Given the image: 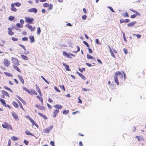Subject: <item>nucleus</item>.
I'll list each match as a JSON object with an SVG mask.
<instances>
[{"label":"nucleus","instance_id":"nucleus-1","mask_svg":"<svg viewBox=\"0 0 146 146\" xmlns=\"http://www.w3.org/2000/svg\"><path fill=\"white\" fill-rule=\"evenodd\" d=\"M121 76L119 77L121 79H122L123 78V75L124 76V80L125 81L126 78V76L125 74L123 71L120 72L118 71L115 73V75L114 76V81L117 85H119V82L118 80V76Z\"/></svg>","mask_w":146,"mask_h":146},{"label":"nucleus","instance_id":"nucleus-2","mask_svg":"<svg viewBox=\"0 0 146 146\" xmlns=\"http://www.w3.org/2000/svg\"><path fill=\"white\" fill-rule=\"evenodd\" d=\"M12 62L14 65L13 66V67L17 71L20 73L21 71L20 69L17 67L19 65V61L18 59L14 58L12 57L11 59Z\"/></svg>","mask_w":146,"mask_h":146},{"label":"nucleus","instance_id":"nucleus-3","mask_svg":"<svg viewBox=\"0 0 146 146\" xmlns=\"http://www.w3.org/2000/svg\"><path fill=\"white\" fill-rule=\"evenodd\" d=\"M53 107L56 108L54 110L53 112L52 116L54 117H55L57 115L58 113H59V109H61L62 106L60 105L56 104L53 106Z\"/></svg>","mask_w":146,"mask_h":146},{"label":"nucleus","instance_id":"nucleus-4","mask_svg":"<svg viewBox=\"0 0 146 146\" xmlns=\"http://www.w3.org/2000/svg\"><path fill=\"white\" fill-rule=\"evenodd\" d=\"M25 21L29 24H33L34 23V19L29 17H25Z\"/></svg>","mask_w":146,"mask_h":146},{"label":"nucleus","instance_id":"nucleus-5","mask_svg":"<svg viewBox=\"0 0 146 146\" xmlns=\"http://www.w3.org/2000/svg\"><path fill=\"white\" fill-rule=\"evenodd\" d=\"M2 126L3 128L7 129H10L12 130L13 129L11 126L7 122H4L3 124L2 125Z\"/></svg>","mask_w":146,"mask_h":146},{"label":"nucleus","instance_id":"nucleus-6","mask_svg":"<svg viewBox=\"0 0 146 146\" xmlns=\"http://www.w3.org/2000/svg\"><path fill=\"white\" fill-rule=\"evenodd\" d=\"M62 54L64 56L67 58H69L70 59H72V56H75L74 55V54H68L65 51H63L62 52Z\"/></svg>","mask_w":146,"mask_h":146},{"label":"nucleus","instance_id":"nucleus-7","mask_svg":"<svg viewBox=\"0 0 146 146\" xmlns=\"http://www.w3.org/2000/svg\"><path fill=\"white\" fill-rule=\"evenodd\" d=\"M53 128V125H51L50 126L47 127L46 129L43 130V132L44 133H48L51 131Z\"/></svg>","mask_w":146,"mask_h":146},{"label":"nucleus","instance_id":"nucleus-8","mask_svg":"<svg viewBox=\"0 0 146 146\" xmlns=\"http://www.w3.org/2000/svg\"><path fill=\"white\" fill-rule=\"evenodd\" d=\"M3 63L5 66L8 67L10 65L11 62L7 59L5 58L3 60Z\"/></svg>","mask_w":146,"mask_h":146},{"label":"nucleus","instance_id":"nucleus-9","mask_svg":"<svg viewBox=\"0 0 146 146\" xmlns=\"http://www.w3.org/2000/svg\"><path fill=\"white\" fill-rule=\"evenodd\" d=\"M26 27H27L28 29L31 30V31H34L35 29V27H33L32 26L29 24H26L25 25Z\"/></svg>","mask_w":146,"mask_h":146},{"label":"nucleus","instance_id":"nucleus-10","mask_svg":"<svg viewBox=\"0 0 146 146\" xmlns=\"http://www.w3.org/2000/svg\"><path fill=\"white\" fill-rule=\"evenodd\" d=\"M1 92L3 94V97H2L3 98H4L5 96H7L8 97H9V94L6 91L4 90H2L1 91Z\"/></svg>","mask_w":146,"mask_h":146},{"label":"nucleus","instance_id":"nucleus-11","mask_svg":"<svg viewBox=\"0 0 146 146\" xmlns=\"http://www.w3.org/2000/svg\"><path fill=\"white\" fill-rule=\"evenodd\" d=\"M17 76L22 84H24L25 83V82L23 77L20 75H18Z\"/></svg>","mask_w":146,"mask_h":146},{"label":"nucleus","instance_id":"nucleus-12","mask_svg":"<svg viewBox=\"0 0 146 146\" xmlns=\"http://www.w3.org/2000/svg\"><path fill=\"white\" fill-rule=\"evenodd\" d=\"M15 4H11V10L14 12H16L17 11V9L15 7Z\"/></svg>","mask_w":146,"mask_h":146},{"label":"nucleus","instance_id":"nucleus-13","mask_svg":"<svg viewBox=\"0 0 146 146\" xmlns=\"http://www.w3.org/2000/svg\"><path fill=\"white\" fill-rule=\"evenodd\" d=\"M12 28H8V34L10 35L11 36L13 35L14 34V33L12 31Z\"/></svg>","mask_w":146,"mask_h":146},{"label":"nucleus","instance_id":"nucleus-14","mask_svg":"<svg viewBox=\"0 0 146 146\" xmlns=\"http://www.w3.org/2000/svg\"><path fill=\"white\" fill-rule=\"evenodd\" d=\"M35 107L37 108L38 109L42 110H44L45 108H44L43 106H40L38 104H36L35 106Z\"/></svg>","mask_w":146,"mask_h":146},{"label":"nucleus","instance_id":"nucleus-15","mask_svg":"<svg viewBox=\"0 0 146 146\" xmlns=\"http://www.w3.org/2000/svg\"><path fill=\"white\" fill-rule=\"evenodd\" d=\"M29 94L32 95L34 94L35 95H36L37 93L35 90L31 89L30 90V93Z\"/></svg>","mask_w":146,"mask_h":146},{"label":"nucleus","instance_id":"nucleus-16","mask_svg":"<svg viewBox=\"0 0 146 146\" xmlns=\"http://www.w3.org/2000/svg\"><path fill=\"white\" fill-rule=\"evenodd\" d=\"M12 115L13 118L15 119H17L18 118V117L17 114L14 112H13L11 113Z\"/></svg>","mask_w":146,"mask_h":146},{"label":"nucleus","instance_id":"nucleus-17","mask_svg":"<svg viewBox=\"0 0 146 146\" xmlns=\"http://www.w3.org/2000/svg\"><path fill=\"white\" fill-rule=\"evenodd\" d=\"M37 10L36 8H32L30 9L29 10V11L30 12H34L35 13H36L37 12Z\"/></svg>","mask_w":146,"mask_h":146},{"label":"nucleus","instance_id":"nucleus-18","mask_svg":"<svg viewBox=\"0 0 146 146\" xmlns=\"http://www.w3.org/2000/svg\"><path fill=\"white\" fill-rule=\"evenodd\" d=\"M62 64L65 67V69L66 70L68 71H70L69 66L68 65L63 62L62 63Z\"/></svg>","mask_w":146,"mask_h":146},{"label":"nucleus","instance_id":"nucleus-19","mask_svg":"<svg viewBox=\"0 0 146 146\" xmlns=\"http://www.w3.org/2000/svg\"><path fill=\"white\" fill-rule=\"evenodd\" d=\"M136 22L135 21H133V22H130L127 25L128 27H131L133 26L136 23Z\"/></svg>","mask_w":146,"mask_h":146},{"label":"nucleus","instance_id":"nucleus-20","mask_svg":"<svg viewBox=\"0 0 146 146\" xmlns=\"http://www.w3.org/2000/svg\"><path fill=\"white\" fill-rule=\"evenodd\" d=\"M29 39L31 43L34 42L35 41L34 37L33 36H29Z\"/></svg>","mask_w":146,"mask_h":146},{"label":"nucleus","instance_id":"nucleus-21","mask_svg":"<svg viewBox=\"0 0 146 146\" xmlns=\"http://www.w3.org/2000/svg\"><path fill=\"white\" fill-rule=\"evenodd\" d=\"M21 57L24 60H27L29 59L28 57L26 56L23 54L21 55Z\"/></svg>","mask_w":146,"mask_h":146},{"label":"nucleus","instance_id":"nucleus-22","mask_svg":"<svg viewBox=\"0 0 146 146\" xmlns=\"http://www.w3.org/2000/svg\"><path fill=\"white\" fill-rule=\"evenodd\" d=\"M38 114L40 116L42 117V118L44 119H47V117L44 115L42 113H40V112H38Z\"/></svg>","mask_w":146,"mask_h":146},{"label":"nucleus","instance_id":"nucleus-23","mask_svg":"<svg viewBox=\"0 0 146 146\" xmlns=\"http://www.w3.org/2000/svg\"><path fill=\"white\" fill-rule=\"evenodd\" d=\"M36 97L41 102V104L42 105L43 104V98L41 97V96H39L38 95L36 96Z\"/></svg>","mask_w":146,"mask_h":146},{"label":"nucleus","instance_id":"nucleus-24","mask_svg":"<svg viewBox=\"0 0 146 146\" xmlns=\"http://www.w3.org/2000/svg\"><path fill=\"white\" fill-rule=\"evenodd\" d=\"M0 101L2 103V104L5 107H6V103L5 100L3 99L2 98H0Z\"/></svg>","mask_w":146,"mask_h":146},{"label":"nucleus","instance_id":"nucleus-25","mask_svg":"<svg viewBox=\"0 0 146 146\" xmlns=\"http://www.w3.org/2000/svg\"><path fill=\"white\" fill-rule=\"evenodd\" d=\"M129 10L130 11H131L132 12L135 13L136 14V15H139V16L140 15V14L137 11H135V10L133 9H130Z\"/></svg>","mask_w":146,"mask_h":146},{"label":"nucleus","instance_id":"nucleus-26","mask_svg":"<svg viewBox=\"0 0 146 146\" xmlns=\"http://www.w3.org/2000/svg\"><path fill=\"white\" fill-rule=\"evenodd\" d=\"M4 74L9 77H12L13 76V75L9 72H4Z\"/></svg>","mask_w":146,"mask_h":146},{"label":"nucleus","instance_id":"nucleus-27","mask_svg":"<svg viewBox=\"0 0 146 146\" xmlns=\"http://www.w3.org/2000/svg\"><path fill=\"white\" fill-rule=\"evenodd\" d=\"M12 104L13 106L16 108H18L19 107V105L18 104L15 102L14 101L13 102Z\"/></svg>","mask_w":146,"mask_h":146},{"label":"nucleus","instance_id":"nucleus-28","mask_svg":"<svg viewBox=\"0 0 146 146\" xmlns=\"http://www.w3.org/2000/svg\"><path fill=\"white\" fill-rule=\"evenodd\" d=\"M22 88L23 89L25 90L28 94H29L30 93V90H29V89H28L25 87H23Z\"/></svg>","mask_w":146,"mask_h":146},{"label":"nucleus","instance_id":"nucleus-29","mask_svg":"<svg viewBox=\"0 0 146 146\" xmlns=\"http://www.w3.org/2000/svg\"><path fill=\"white\" fill-rule=\"evenodd\" d=\"M17 26L19 28H22L23 27V25L19 23H17L16 24Z\"/></svg>","mask_w":146,"mask_h":146},{"label":"nucleus","instance_id":"nucleus-30","mask_svg":"<svg viewBox=\"0 0 146 146\" xmlns=\"http://www.w3.org/2000/svg\"><path fill=\"white\" fill-rule=\"evenodd\" d=\"M3 88L7 90H8L10 91L12 93L13 92V91L12 90H11L10 88H8V87H7L6 86H3Z\"/></svg>","mask_w":146,"mask_h":146},{"label":"nucleus","instance_id":"nucleus-31","mask_svg":"<svg viewBox=\"0 0 146 146\" xmlns=\"http://www.w3.org/2000/svg\"><path fill=\"white\" fill-rule=\"evenodd\" d=\"M15 19V17L12 16H10L8 18L9 20L11 21H13Z\"/></svg>","mask_w":146,"mask_h":146},{"label":"nucleus","instance_id":"nucleus-32","mask_svg":"<svg viewBox=\"0 0 146 146\" xmlns=\"http://www.w3.org/2000/svg\"><path fill=\"white\" fill-rule=\"evenodd\" d=\"M110 53L111 54V56H112V57H113L114 58H115V55L114 54L113 51H112V50H111V48L110 49Z\"/></svg>","mask_w":146,"mask_h":146},{"label":"nucleus","instance_id":"nucleus-33","mask_svg":"<svg viewBox=\"0 0 146 146\" xmlns=\"http://www.w3.org/2000/svg\"><path fill=\"white\" fill-rule=\"evenodd\" d=\"M25 132V133L27 135H31L33 136L32 134L28 130L26 131Z\"/></svg>","mask_w":146,"mask_h":146},{"label":"nucleus","instance_id":"nucleus-34","mask_svg":"<svg viewBox=\"0 0 146 146\" xmlns=\"http://www.w3.org/2000/svg\"><path fill=\"white\" fill-rule=\"evenodd\" d=\"M41 32V30L40 28L39 27H38L37 28V33L38 35H40Z\"/></svg>","mask_w":146,"mask_h":146},{"label":"nucleus","instance_id":"nucleus-35","mask_svg":"<svg viewBox=\"0 0 146 146\" xmlns=\"http://www.w3.org/2000/svg\"><path fill=\"white\" fill-rule=\"evenodd\" d=\"M13 3L15 4V5L17 7H19L21 5V4L19 2H16Z\"/></svg>","mask_w":146,"mask_h":146},{"label":"nucleus","instance_id":"nucleus-36","mask_svg":"<svg viewBox=\"0 0 146 146\" xmlns=\"http://www.w3.org/2000/svg\"><path fill=\"white\" fill-rule=\"evenodd\" d=\"M11 139L13 141L17 140L18 139L17 137L14 136L12 137Z\"/></svg>","mask_w":146,"mask_h":146},{"label":"nucleus","instance_id":"nucleus-37","mask_svg":"<svg viewBox=\"0 0 146 146\" xmlns=\"http://www.w3.org/2000/svg\"><path fill=\"white\" fill-rule=\"evenodd\" d=\"M31 122L32 123L33 125H35L37 128L38 127V125L35 122L34 120H33V121Z\"/></svg>","mask_w":146,"mask_h":146},{"label":"nucleus","instance_id":"nucleus-38","mask_svg":"<svg viewBox=\"0 0 146 146\" xmlns=\"http://www.w3.org/2000/svg\"><path fill=\"white\" fill-rule=\"evenodd\" d=\"M43 6L44 7H47L49 6V5L47 3H44L43 4Z\"/></svg>","mask_w":146,"mask_h":146},{"label":"nucleus","instance_id":"nucleus-39","mask_svg":"<svg viewBox=\"0 0 146 146\" xmlns=\"http://www.w3.org/2000/svg\"><path fill=\"white\" fill-rule=\"evenodd\" d=\"M80 76L83 80H85L86 79V77L83 74H80Z\"/></svg>","mask_w":146,"mask_h":146},{"label":"nucleus","instance_id":"nucleus-40","mask_svg":"<svg viewBox=\"0 0 146 146\" xmlns=\"http://www.w3.org/2000/svg\"><path fill=\"white\" fill-rule=\"evenodd\" d=\"M87 58L88 59H92L93 58V57L88 54H87Z\"/></svg>","mask_w":146,"mask_h":146},{"label":"nucleus","instance_id":"nucleus-41","mask_svg":"<svg viewBox=\"0 0 146 146\" xmlns=\"http://www.w3.org/2000/svg\"><path fill=\"white\" fill-rule=\"evenodd\" d=\"M69 113V110H64L63 111V113L64 114H66Z\"/></svg>","mask_w":146,"mask_h":146},{"label":"nucleus","instance_id":"nucleus-42","mask_svg":"<svg viewBox=\"0 0 146 146\" xmlns=\"http://www.w3.org/2000/svg\"><path fill=\"white\" fill-rule=\"evenodd\" d=\"M54 89L57 92H60V91L59 89L57 88L56 86H54Z\"/></svg>","mask_w":146,"mask_h":146},{"label":"nucleus","instance_id":"nucleus-43","mask_svg":"<svg viewBox=\"0 0 146 146\" xmlns=\"http://www.w3.org/2000/svg\"><path fill=\"white\" fill-rule=\"evenodd\" d=\"M19 105V106H20V108H22L23 110L24 111H25V110L23 108V106H22V104L21 103V102H18Z\"/></svg>","mask_w":146,"mask_h":146},{"label":"nucleus","instance_id":"nucleus-44","mask_svg":"<svg viewBox=\"0 0 146 146\" xmlns=\"http://www.w3.org/2000/svg\"><path fill=\"white\" fill-rule=\"evenodd\" d=\"M12 40L14 41H16L18 40V39L16 38L12 37L11 38Z\"/></svg>","mask_w":146,"mask_h":146},{"label":"nucleus","instance_id":"nucleus-45","mask_svg":"<svg viewBox=\"0 0 146 146\" xmlns=\"http://www.w3.org/2000/svg\"><path fill=\"white\" fill-rule=\"evenodd\" d=\"M22 40L24 41H27L28 38L27 37H24L22 38Z\"/></svg>","mask_w":146,"mask_h":146},{"label":"nucleus","instance_id":"nucleus-46","mask_svg":"<svg viewBox=\"0 0 146 146\" xmlns=\"http://www.w3.org/2000/svg\"><path fill=\"white\" fill-rule=\"evenodd\" d=\"M133 35H135L137 38H140L141 37V35H140L139 34H137L136 35L135 34H133Z\"/></svg>","mask_w":146,"mask_h":146},{"label":"nucleus","instance_id":"nucleus-47","mask_svg":"<svg viewBox=\"0 0 146 146\" xmlns=\"http://www.w3.org/2000/svg\"><path fill=\"white\" fill-rule=\"evenodd\" d=\"M59 87H60V88H62L64 90V91H65V89L63 85H60L59 86Z\"/></svg>","mask_w":146,"mask_h":146},{"label":"nucleus","instance_id":"nucleus-48","mask_svg":"<svg viewBox=\"0 0 146 146\" xmlns=\"http://www.w3.org/2000/svg\"><path fill=\"white\" fill-rule=\"evenodd\" d=\"M19 45L21 47H22L25 50H26V49L25 48V47L24 46L22 45L21 44H19Z\"/></svg>","mask_w":146,"mask_h":146},{"label":"nucleus","instance_id":"nucleus-49","mask_svg":"<svg viewBox=\"0 0 146 146\" xmlns=\"http://www.w3.org/2000/svg\"><path fill=\"white\" fill-rule=\"evenodd\" d=\"M124 17H129V15H128L127 12H126L125 13V14L123 15Z\"/></svg>","mask_w":146,"mask_h":146},{"label":"nucleus","instance_id":"nucleus-50","mask_svg":"<svg viewBox=\"0 0 146 146\" xmlns=\"http://www.w3.org/2000/svg\"><path fill=\"white\" fill-rule=\"evenodd\" d=\"M137 15H136V14H133L131 15L130 16V17L131 18L133 19L135 18Z\"/></svg>","mask_w":146,"mask_h":146},{"label":"nucleus","instance_id":"nucleus-51","mask_svg":"<svg viewBox=\"0 0 146 146\" xmlns=\"http://www.w3.org/2000/svg\"><path fill=\"white\" fill-rule=\"evenodd\" d=\"M95 41L96 42L97 44H101L99 42L98 39H96L95 40Z\"/></svg>","mask_w":146,"mask_h":146},{"label":"nucleus","instance_id":"nucleus-52","mask_svg":"<svg viewBox=\"0 0 146 146\" xmlns=\"http://www.w3.org/2000/svg\"><path fill=\"white\" fill-rule=\"evenodd\" d=\"M50 144L52 146H55L54 145V141H51Z\"/></svg>","mask_w":146,"mask_h":146},{"label":"nucleus","instance_id":"nucleus-53","mask_svg":"<svg viewBox=\"0 0 146 146\" xmlns=\"http://www.w3.org/2000/svg\"><path fill=\"white\" fill-rule=\"evenodd\" d=\"M11 141L10 139H9L8 141V143L7 146H11Z\"/></svg>","mask_w":146,"mask_h":146},{"label":"nucleus","instance_id":"nucleus-54","mask_svg":"<svg viewBox=\"0 0 146 146\" xmlns=\"http://www.w3.org/2000/svg\"><path fill=\"white\" fill-rule=\"evenodd\" d=\"M87 18V16L86 15H84L82 16V18L83 19L85 20Z\"/></svg>","mask_w":146,"mask_h":146},{"label":"nucleus","instance_id":"nucleus-55","mask_svg":"<svg viewBox=\"0 0 146 146\" xmlns=\"http://www.w3.org/2000/svg\"><path fill=\"white\" fill-rule=\"evenodd\" d=\"M79 70L81 72H83V71H85V69L84 68H82V69L80 68H79Z\"/></svg>","mask_w":146,"mask_h":146},{"label":"nucleus","instance_id":"nucleus-56","mask_svg":"<svg viewBox=\"0 0 146 146\" xmlns=\"http://www.w3.org/2000/svg\"><path fill=\"white\" fill-rule=\"evenodd\" d=\"M83 42L87 47H89V45L88 43H87L85 41H83Z\"/></svg>","mask_w":146,"mask_h":146},{"label":"nucleus","instance_id":"nucleus-57","mask_svg":"<svg viewBox=\"0 0 146 146\" xmlns=\"http://www.w3.org/2000/svg\"><path fill=\"white\" fill-rule=\"evenodd\" d=\"M77 51H73V52H74V53H77L79 51H80V48H79V46H77Z\"/></svg>","mask_w":146,"mask_h":146},{"label":"nucleus","instance_id":"nucleus-58","mask_svg":"<svg viewBox=\"0 0 146 146\" xmlns=\"http://www.w3.org/2000/svg\"><path fill=\"white\" fill-rule=\"evenodd\" d=\"M52 8H53L52 5L51 4H50V5H49V7L48 8V9L50 10L52 9Z\"/></svg>","mask_w":146,"mask_h":146},{"label":"nucleus","instance_id":"nucleus-59","mask_svg":"<svg viewBox=\"0 0 146 146\" xmlns=\"http://www.w3.org/2000/svg\"><path fill=\"white\" fill-rule=\"evenodd\" d=\"M48 101L50 103H52L53 102L52 100L50 98H49L48 99Z\"/></svg>","mask_w":146,"mask_h":146},{"label":"nucleus","instance_id":"nucleus-60","mask_svg":"<svg viewBox=\"0 0 146 146\" xmlns=\"http://www.w3.org/2000/svg\"><path fill=\"white\" fill-rule=\"evenodd\" d=\"M20 23H21V24H22V25H23V24H24V21L22 19H21L20 20Z\"/></svg>","mask_w":146,"mask_h":146},{"label":"nucleus","instance_id":"nucleus-61","mask_svg":"<svg viewBox=\"0 0 146 146\" xmlns=\"http://www.w3.org/2000/svg\"><path fill=\"white\" fill-rule=\"evenodd\" d=\"M108 8H109L110 10L112 12H114V11L113 9V8H112V7H108Z\"/></svg>","mask_w":146,"mask_h":146},{"label":"nucleus","instance_id":"nucleus-62","mask_svg":"<svg viewBox=\"0 0 146 146\" xmlns=\"http://www.w3.org/2000/svg\"><path fill=\"white\" fill-rule=\"evenodd\" d=\"M24 142L25 143V144L26 145H28V144L29 143L28 141H27L26 140H24Z\"/></svg>","mask_w":146,"mask_h":146},{"label":"nucleus","instance_id":"nucleus-63","mask_svg":"<svg viewBox=\"0 0 146 146\" xmlns=\"http://www.w3.org/2000/svg\"><path fill=\"white\" fill-rule=\"evenodd\" d=\"M47 106H48V108L49 109H51L52 108V106L50 105L48 103L47 104Z\"/></svg>","mask_w":146,"mask_h":146},{"label":"nucleus","instance_id":"nucleus-64","mask_svg":"<svg viewBox=\"0 0 146 146\" xmlns=\"http://www.w3.org/2000/svg\"><path fill=\"white\" fill-rule=\"evenodd\" d=\"M79 146H83V144L81 141H80L79 142Z\"/></svg>","mask_w":146,"mask_h":146}]
</instances>
